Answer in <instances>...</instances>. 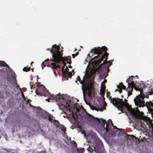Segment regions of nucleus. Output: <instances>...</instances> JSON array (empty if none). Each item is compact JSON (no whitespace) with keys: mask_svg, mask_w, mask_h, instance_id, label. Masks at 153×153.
Wrapping results in <instances>:
<instances>
[{"mask_svg":"<svg viewBox=\"0 0 153 153\" xmlns=\"http://www.w3.org/2000/svg\"><path fill=\"white\" fill-rule=\"evenodd\" d=\"M108 50L107 48L105 46H102L101 48L100 47H96L91 50V52L94 53L95 54H97V56H95L92 59L96 58L99 59L95 61L96 64L99 65L103 59H105L103 63L98 66L99 68H100L103 65H105L106 63H108L107 59L109 54L107 52Z\"/></svg>","mask_w":153,"mask_h":153,"instance_id":"nucleus-1","label":"nucleus"},{"mask_svg":"<svg viewBox=\"0 0 153 153\" xmlns=\"http://www.w3.org/2000/svg\"><path fill=\"white\" fill-rule=\"evenodd\" d=\"M91 138L94 140L95 146H89L87 150L90 153H93L94 151L97 153H102L104 152V147L103 143L96 133L91 135Z\"/></svg>","mask_w":153,"mask_h":153,"instance_id":"nucleus-2","label":"nucleus"},{"mask_svg":"<svg viewBox=\"0 0 153 153\" xmlns=\"http://www.w3.org/2000/svg\"><path fill=\"white\" fill-rule=\"evenodd\" d=\"M131 78L129 76L128 79L126 80V82L128 83V87L126 89V91L128 93L127 94V98L132 94L131 91L133 90V88L135 89L144 88L146 85L143 82H141L139 84L137 83V80H135L134 76H131Z\"/></svg>","mask_w":153,"mask_h":153,"instance_id":"nucleus-3","label":"nucleus"},{"mask_svg":"<svg viewBox=\"0 0 153 153\" xmlns=\"http://www.w3.org/2000/svg\"><path fill=\"white\" fill-rule=\"evenodd\" d=\"M111 97H109V100L114 106H116L118 109L121 111L122 112H123V108L126 107L127 108L128 107L129 105L128 103H125L123 101V99L119 98H111Z\"/></svg>","mask_w":153,"mask_h":153,"instance_id":"nucleus-4","label":"nucleus"},{"mask_svg":"<svg viewBox=\"0 0 153 153\" xmlns=\"http://www.w3.org/2000/svg\"><path fill=\"white\" fill-rule=\"evenodd\" d=\"M60 48L59 46L56 44L53 45L52 46V49L50 50L52 54V60L55 59L60 55H63V51L59 50Z\"/></svg>","mask_w":153,"mask_h":153,"instance_id":"nucleus-5","label":"nucleus"},{"mask_svg":"<svg viewBox=\"0 0 153 153\" xmlns=\"http://www.w3.org/2000/svg\"><path fill=\"white\" fill-rule=\"evenodd\" d=\"M135 105L139 107H143L145 105L144 97L142 94H139L134 99Z\"/></svg>","mask_w":153,"mask_h":153,"instance_id":"nucleus-6","label":"nucleus"},{"mask_svg":"<svg viewBox=\"0 0 153 153\" xmlns=\"http://www.w3.org/2000/svg\"><path fill=\"white\" fill-rule=\"evenodd\" d=\"M36 84H40V82H36ZM33 83L32 82H30V85L31 86L30 88L31 89L33 88H35L36 87H37L38 88L36 89L35 91L36 94L38 95H39L40 96H42L43 95L42 94V93H41L40 91H41V90H44V89H45L46 90V89L45 88V87L42 85H41L40 86H39V85L37 84V85L35 86V85H33Z\"/></svg>","mask_w":153,"mask_h":153,"instance_id":"nucleus-7","label":"nucleus"},{"mask_svg":"<svg viewBox=\"0 0 153 153\" xmlns=\"http://www.w3.org/2000/svg\"><path fill=\"white\" fill-rule=\"evenodd\" d=\"M50 61L58 63H60V62H61L63 63L64 66H66V63L65 62V59L62 57V55H60V56H58V57L55 60H51V59Z\"/></svg>","mask_w":153,"mask_h":153,"instance_id":"nucleus-8","label":"nucleus"},{"mask_svg":"<svg viewBox=\"0 0 153 153\" xmlns=\"http://www.w3.org/2000/svg\"><path fill=\"white\" fill-rule=\"evenodd\" d=\"M101 120L102 121V125L104 127L106 132L108 131L109 130L108 128V123L106 122L105 120L101 119Z\"/></svg>","mask_w":153,"mask_h":153,"instance_id":"nucleus-9","label":"nucleus"},{"mask_svg":"<svg viewBox=\"0 0 153 153\" xmlns=\"http://www.w3.org/2000/svg\"><path fill=\"white\" fill-rule=\"evenodd\" d=\"M127 109L132 116L135 117L137 116V114L134 109L131 108V107L129 105L128 107H127Z\"/></svg>","mask_w":153,"mask_h":153,"instance_id":"nucleus-10","label":"nucleus"},{"mask_svg":"<svg viewBox=\"0 0 153 153\" xmlns=\"http://www.w3.org/2000/svg\"><path fill=\"white\" fill-rule=\"evenodd\" d=\"M79 82L82 85V88L84 94L85 90L87 89V87L86 85L84 86V83L82 81L80 80Z\"/></svg>","mask_w":153,"mask_h":153,"instance_id":"nucleus-11","label":"nucleus"},{"mask_svg":"<svg viewBox=\"0 0 153 153\" xmlns=\"http://www.w3.org/2000/svg\"><path fill=\"white\" fill-rule=\"evenodd\" d=\"M51 65H52V66H50V67L52 68V69H53V68L56 69L57 68H60V66L59 65H57L56 63H51Z\"/></svg>","mask_w":153,"mask_h":153,"instance_id":"nucleus-12","label":"nucleus"},{"mask_svg":"<svg viewBox=\"0 0 153 153\" xmlns=\"http://www.w3.org/2000/svg\"><path fill=\"white\" fill-rule=\"evenodd\" d=\"M0 66L3 67H6L9 68V66L6 63L3 61H0Z\"/></svg>","mask_w":153,"mask_h":153,"instance_id":"nucleus-13","label":"nucleus"},{"mask_svg":"<svg viewBox=\"0 0 153 153\" xmlns=\"http://www.w3.org/2000/svg\"><path fill=\"white\" fill-rule=\"evenodd\" d=\"M105 85H104V89H101L100 94L102 97H104V96L105 95Z\"/></svg>","mask_w":153,"mask_h":153,"instance_id":"nucleus-14","label":"nucleus"},{"mask_svg":"<svg viewBox=\"0 0 153 153\" xmlns=\"http://www.w3.org/2000/svg\"><path fill=\"white\" fill-rule=\"evenodd\" d=\"M48 120H49L51 122L53 123V119L52 117H53V116L52 115H51L49 113L48 114Z\"/></svg>","mask_w":153,"mask_h":153,"instance_id":"nucleus-15","label":"nucleus"},{"mask_svg":"<svg viewBox=\"0 0 153 153\" xmlns=\"http://www.w3.org/2000/svg\"><path fill=\"white\" fill-rule=\"evenodd\" d=\"M53 97L54 100H55L57 102L59 101L60 100V99H61L62 97V96H60L59 95H56L55 96V97L53 96Z\"/></svg>","mask_w":153,"mask_h":153,"instance_id":"nucleus-16","label":"nucleus"},{"mask_svg":"<svg viewBox=\"0 0 153 153\" xmlns=\"http://www.w3.org/2000/svg\"><path fill=\"white\" fill-rule=\"evenodd\" d=\"M53 121H54V123L55 125V126H56L57 127L59 128L60 126H61V124L59 121H58L57 120H56L55 119H54L53 120Z\"/></svg>","mask_w":153,"mask_h":153,"instance_id":"nucleus-17","label":"nucleus"},{"mask_svg":"<svg viewBox=\"0 0 153 153\" xmlns=\"http://www.w3.org/2000/svg\"><path fill=\"white\" fill-rule=\"evenodd\" d=\"M59 128L64 132H65L66 130V127L63 125H61V126H60L59 127Z\"/></svg>","mask_w":153,"mask_h":153,"instance_id":"nucleus-18","label":"nucleus"},{"mask_svg":"<svg viewBox=\"0 0 153 153\" xmlns=\"http://www.w3.org/2000/svg\"><path fill=\"white\" fill-rule=\"evenodd\" d=\"M13 83L15 85H16V87L17 88H19V86L18 85L16 81V77L15 76H13Z\"/></svg>","mask_w":153,"mask_h":153,"instance_id":"nucleus-19","label":"nucleus"},{"mask_svg":"<svg viewBox=\"0 0 153 153\" xmlns=\"http://www.w3.org/2000/svg\"><path fill=\"white\" fill-rule=\"evenodd\" d=\"M31 69L30 67L27 68V67H25L23 69V70L24 71L27 72L30 71Z\"/></svg>","mask_w":153,"mask_h":153,"instance_id":"nucleus-20","label":"nucleus"},{"mask_svg":"<svg viewBox=\"0 0 153 153\" xmlns=\"http://www.w3.org/2000/svg\"><path fill=\"white\" fill-rule=\"evenodd\" d=\"M66 74H67V75L66 76H64V77H66L68 76L69 78H71V76H72V73L71 72H69V71H68V72H67L66 73Z\"/></svg>","mask_w":153,"mask_h":153,"instance_id":"nucleus-21","label":"nucleus"},{"mask_svg":"<svg viewBox=\"0 0 153 153\" xmlns=\"http://www.w3.org/2000/svg\"><path fill=\"white\" fill-rule=\"evenodd\" d=\"M123 133H126V134L127 135V136L128 137H127L128 139V138L130 139V138H131V139H133V137H134V136L133 135H128L126 133L124 129H123Z\"/></svg>","mask_w":153,"mask_h":153,"instance_id":"nucleus-22","label":"nucleus"},{"mask_svg":"<svg viewBox=\"0 0 153 153\" xmlns=\"http://www.w3.org/2000/svg\"><path fill=\"white\" fill-rule=\"evenodd\" d=\"M106 106L107 103L104 101V103L103 107L101 108H99V110L101 111H102L103 110V109L105 110L106 109V108H105V107Z\"/></svg>","mask_w":153,"mask_h":153,"instance_id":"nucleus-23","label":"nucleus"},{"mask_svg":"<svg viewBox=\"0 0 153 153\" xmlns=\"http://www.w3.org/2000/svg\"><path fill=\"white\" fill-rule=\"evenodd\" d=\"M118 85H120L121 88L123 90H125L126 89V86H124L123 83L121 82L120 83V84Z\"/></svg>","mask_w":153,"mask_h":153,"instance_id":"nucleus-24","label":"nucleus"},{"mask_svg":"<svg viewBox=\"0 0 153 153\" xmlns=\"http://www.w3.org/2000/svg\"><path fill=\"white\" fill-rule=\"evenodd\" d=\"M117 88L119 89V90H117V91L119 92L120 93H122V88H121L120 85H117Z\"/></svg>","mask_w":153,"mask_h":153,"instance_id":"nucleus-25","label":"nucleus"},{"mask_svg":"<svg viewBox=\"0 0 153 153\" xmlns=\"http://www.w3.org/2000/svg\"><path fill=\"white\" fill-rule=\"evenodd\" d=\"M49 61V59H47L46 60H45L44 62H43L42 63V69H43L44 67L45 66V64H44V62H46L47 61Z\"/></svg>","mask_w":153,"mask_h":153,"instance_id":"nucleus-26","label":"nucleus"},{"mask_svg":"<svg viewBox=\"0 0 153 153\" xmlns=\"http://www.w3.org/2000/svg\"><path fill=\"white\" fill-rule=\"evenodd\" d=\"M65 67V66H64V65L62 68V74H63V75H64V76H66L67 75V74H66V73H65V71H64V68Z\"/></svg>","mask_w":153,"mask_h":153,"instance_id":"nucleus-27","label":"nucleus"},{"mask_svg":"<svg viewBox=\"0 0 153 153\" xmlns=\"http://www.w3.org/2000/svg\"><path fill=\"white\" fill-rule=\"evenodd\" d=\"M79 54V52H77L75 54H72V56L73 58H74L76 56Z\"/></svg>","mask_w":153,"mask_h":153,"instance_id":"nucleus-28","label":"nucleus"},{"mask_svg":"<svg viewBox=\"0 0 153 153\" xmlns=\"http://www.w3.org/2000/svg\"><path fill=\"white\" fill-rule=\"evenodd\" d=\"M89 115L90 116V118L89 119V120H92L94 119L95 118V117L94 116H92L90 114H89Z\"/></svg>","mask_w":153,"mask_h":153,"instance_id":"nucleus-29","label":"nucleus"},{"mask_svg":"<svg viewBox=\"0 0 153 153\" xmlns=\"http://www.w3.org/2000/svg\"><path fill=\"white\" fill-rule=\"evenodd\" d=\"M69 69L68 68V67L66 66V68L64 69V71H65V73H66L68 71Z\"/></svg>","mask_w":153,"mask_h":153,"instance_id":"nucleus-30","label":"nucleus"},{"mask_svg":"<svg viewBox=\"0 0 153 153\" xmlns=\"http://www.w3.org/2000/svg\"><path fill=\"white\" fill-rule=\"evenodd\" d=\"M142 96L144 97V98H148L149 97V96L148 94H143Z\"/></svg>","mask_w":153,"mask_h":153,"instance_id":"nucleus-31","label":"nucleus"},{"mask_svg":"<svg viewBox=\"0 0 153 153\" xmlns=\"http://www.w3.org/2000/svg\"><path fill=\"white\" fill-rule=\"evenodd\" d=\"M21 95L22 97H23V98H24V100H25L26 99L24 95V93L23 92H21Z\"/></svg>","mask_w":153,"mask_h":153,"instance_id":"nucleus-32","label":"nucleus"},{"mask_svg":"<svg viewBox=\"0 0 153 153\" xmlns=\"http://www.w3.org/2000/svg\"><path fill=\"white\" fill-rule=\"evenodd\" d=\"M112 64V63H111H111H108V65L107 66V68L108 69V68Z\"/></svg>","mask_w":153,"mask_h":153,"instance_id":"nucleus-33","label":"nucleus"},{"mask_svg":"<svg viewBox=\"0 0 153 153\" xmlns=\"http://www.w3.org/2000/svg\"><path fill=\"white\" fill-rule=\"evenodd\" d=\"M113 128H115L117 130L116 131V132H118V130H119L120 129L119 128H117L115 126H113Z\"/></svg>","mask_w":153,"mask_h":153,"instance_id":"nucleus-34","label":"nucleus"},{"mask_svg":"<svg viewBox=\"0 0 153 153\" xmlns=\"http://www.w3.org/2000/svg\"><path fill=\"white\" fill-rule=\"evenodd\" d=\"M104 85L103 84V82H102L101 84V89H103Z\"/></svg>","mask_w":153,"mask_h":153,"instance_id":"nucleus-35","label":"nucleus"},{"mask_svg":"<svg viewBox=\"0 0 153 153\" xmlns=\"http://www.w3.org/2000/svg\"><path fill=\"white\" fill-rule=\"evenodd\" d=\"M68 61H69V62H67V63H68L69 64H71V57H70V58L69 59Z\"/></svg>","mask_w":153,"mask_h":153,"instance_id":"nucleus-36","label":"nucleus"},{"mask_svg":"<svg viewBox=\"0 0 153 153\" xmlns=\"http://www.w3.org/2000/svg\"><path fill=\"white\" fill-rule=\"evenodd\" d=\"M91 109H92L93 110H97V111H99L100 110L99 109V108L97 109L95 107H94L93 108H91Z\"/></svg>","mask_w":153,"mask_h":153,"instance_id":"nucleus-37","label":"nucleus"},{"mask_svg":"<svg viewBox=\"0 0 153 153\" xmlns=\"http://www.w3.org/2000/svg\"><path fill=\"white\" fill-rule=\"evenodd\" d=\"M77 80H78L79 82H80V81L81 80V79H80L79 76H77Z\"/></svg>","mask_w":153,"mask_h":153,"instance_id":"nucleus-38","label":"nucleus"},{"mask_svg":"<svg viewBox=\"0 0 153 153\" xmlns=\"http://www.w3.org/2000/svg\"><path fill=\"white\" fill-rule=\"evenodd\" d=\"M73 142L74 143V145L75 147H76L77 146V143H76V142L74 141H73Z\"/></svg>","mask_w":153,"mask_h":153,"instance_id":"nucleus-39","label":"nucleus"},{"mask_svg":"<svg viewBox=\"0 0 153 153\" xmlns=\"http://www.w3.org/2000/svg\"><path fill=\"white\" fill-rule=\"evenodd\" d=\"M65 59V61L66 62H67L68 61V59L67 57H66L65 58H64Z\"/></svg>","mask_w":153,"mask_h":153,"instance_id":"nucleus-40","label":"nucleus"},{"mask_svg":"<svg viewBox=\"0 0 153 153\" xmlns=\"http://www.w3.org/2000/svg\"><path fill=\"white\" fill-rule=\"evenodd\" d=\"M54 68H53V69H52L53 70V72H54V74L55 75H56V71H55L54 69Z\"/></svg>","mask_w":153,"mask_h":153,"instance_id":"nucleus-41","label":"nucleus"},{"mask_svg":"<svg viewBox=\"0 0 153 153\" xmlns=\"http://www.w3.org/2000/svg\"><path fill=\"white\" fill-rule=\"evenodd\" d=\"M150 126L152 131L153 130V124L152 123L151 124Z\"/></svg>","mask_w":153,"mask_h":153,"instance_id":"nucleus-42","label":"nucleus"},{"mask_svg":"<svg viewBox=\"0 0 153 153\" xmlns=\"http://www.w3.org/2000/svg\"><path fill=\"white\" fill-rule=\"evenodd\" d=\"M110 94V92H108L107 93V96L108 97V95H109Z\"/></svg>","mask_w":153,"mask_h":153,"instance_id":"nucleus-43","label":"nucleus"},{"mask_svg":"<svg viewBox=\"0 0 153 153\" xmlns=\"http://www.w3.org/2000/svg\"><path fill=\"white\" fill-rule=\"evenodd\" d=\"M107 81V80L105 79L103 81V83H104V84L105 83H106Z\"/></svg>","mask_w":153,"mask_h":153,"instance_id":"nucleus-44","label":"nucleus"},{"mask_svg":"<svg viewBox=\"0 0 153 153\" xmlns=\"http://www.w3.org/2000/svg\"><path fill=\"white\" fill-rule=\"evenodd\" d=\"M31 101V100H29L28 99L27 100V102L28 103L29 102H30Z\"/></svg>","mask_w":153,"mask_h":153,"instance_id":"nucleus-45","label":"nucleus"},{"mask_svg":"<svg viewBox=\"0 0 153 153\" xmlns=\"http://www.w3.org/2000/svg\"><path fill=\"white\" fill-rule=\"evenodd\" d=\"M36 77H37V78H36L37 81H38V80L39 79V76H38V75H37Z\"/></svg>","mask_w":153,"mask_h":153,"instance_id":"nucleus-46","label":"nucleus"},{"mask_svg":"<svg viewBox=\"0 0 153 153\" xmlns=\"http://www.w3.org/2000/svg\"><path fill=\"white\" fill-rule=\"evenodd\" d=\"M112 61H113L110 60V61H108V63H111V62H112Z\"/></svg>","mask_w":153,"mask_h":153,"instance_id":"nucleus-47","label":"nucleus"},{"mask_svg":"<svg viewBox=\"0 0 153 153\" xmlns=\"http://www.w3.org/2000/svg\"><path fill=\"white\" fill-rule=\"evenodd\" d=\"M124 100L125 102H126V103H127V102L128 101V100H126V99H125Z\"/></svg>","mask_w":153,"mask_h":153,"instance_id":"nucleus-48","label":"nucleus"},{"mask_svg":"<svg viewBox=\"0 0 153 153\" xmlns=\"http://www.w3.org/2000/svg\"><path fill=\"white\" fill-rule=\"evenodd\" d=\"M45 100H46V101H48V102H49V99H46Z\"/></svg>","mask_w":153,"mask_h":153,"instance_id":"nucleus-49","label":"nucleus"},{"mask_svg":"<svg viewBox=\"0 0 153 153\" xmlns=\"http://www.w3.org/2000/svg\"><path fill=\"white\" fill-rule=\"evenodd\" d=\"M110 120V121H111V124H112V125L113 126V124L112 123V121L111 120Z\"/></svg>","mask_w":153,"mask_h":153,"instance_id":"nucleus-50","label":"nucleus"},{"mask_svg":"<svg viewBox=\"0 0 153 153\" xmlns=\"http://www.w3.org/2000/svg\"><path fill=\"white\" fill-rule=\"evenodd\" d=\"M100 119H98V121L99 122H100Z\"/></svg>","mask_w":153,"mask_h":153,"instance_id":"nucleus-51","label":"nucleus"},{"mask_svg":"<svg viewBox=\"0 0 153 153\" xmlns=\"http://www.w3.org/2000/svg\"><path fill=\"white\" fill-rule=\"evenodd\" d=\"M69 68H72V66H71V65H70L69 66Z\"/></svg>","mask_w":153,"mask_h":153,"instance_id":"nucleus-52","label":"nucleus"},{"mask_svg":"<svg viewBox=\"0 0 153 153\" xmlns=\"http://www.w3.org/2000/svg\"><path fill=\"white\" fill-rule=\"evenodd\" d=\"M47 50H48V51H49V50H50H50H51V49H50L48 48H47Z\"/></svg>","mask_w":153,"mask_h":153,"instance_id":"nucleus-53","label":"nucleus"},{"mask_svg":"<svg viewBox=\"0 0 153 153\" xmlns=\"http://www.w3.org/2000/svg\"><path fill=\"white\" fill-rule=\"evenodd\" d=\"M107 72H108L109 71V68H108V69L107 68Z\"/></svg>","mask_w":153,"mask_h":153,"instance_id":"nucleus-54","label":"nucleus"},{"mask_svg":"<svg viewBox=\"0 0 153 153\" xmlns=\"http://www.w3.org/2000/svg\"><path fill=\"white\" fill-rule=\"evenodd\" d=\"M91 141H90V140H88V142L89 143H91Z\"/></svg>","mask_w":153,"mask_h":153,"instance_id":"nucleus-55","label":"nucleus"},{"mask_svg":"<svg viewBox=\"0 0 153 153\" xmlns=\"http://www.w3.org/2000/svg\"><path fill=\"white\" fill-rule=\"evenodd\" d=\"M33 63V62H31V64H30L31 65H32V63Z\"/></svg>","mask_w":153,"mask_h":153,"instance_id":"nucleus-56","label":"nucleus"},{"mask_svg":"<svg viewBox=\"0 0 153 153\" xmlns=\"http://www.w3.org/2000/svg\"><path fill=\"white\" fill-rule=\"evenodd\" d=\"M31 70H32V71H33V68H32Z\"/></svg>","mask_w":153,"mask_h":153,"instance_id":"nucleus-57","label":"nucleus"},{"mask_svg":"<svg viewBox=\"0 0 153 153\" xmlns=\"http://www.w3.org/2000/svg\"><path fill=\"white\" fill-rule=\"evenodd\" d=\"M75 82H76V83H77V80H76V81H75Z\"/></svg>","mask_w":153,"mask_h":153,"instance_id":"nucleus-58","label":"nucleus"},{"mask_svg":"<svg viewBox=\"0 0 153 153\" xmlns=\"http://www.w3.org/2000/svg\"><path fill=\"white\" fill-rule=\"evenodd\" d=\"M54 111V110L53 109L52 110V111Z\"/></svg>","mask_w":153,"mask_h":153,"instance_id":"nucleus-59","label":"nucleus"},{"mask_svg":"<svg viewBox=\"0 0 153 153\" xmlns=\"http://www.w3.org/2000/svg\"><path fill=\"white\" fill-rule=\"evenodd\" d=\"M84 150V148L82 149V150Z\"/></svg>","mask_w":153,"mask_h":153,"instance_id":"nucleus-60","label":"nucleus"},{"mask_svg":"<svg viewBox=\"0 0 153 153\" xmlns=\"http://www.w3.org/2000/svg\"><path fill=\"white\" fill-rule=\"evenodd\" d=\"M7 152H8V151H7ZM9 152V153H10V152Z\"/></svg>","mask_w":153,"mask_h":153,"instance_id":"nucleus-61","label":"nucleus"},{"mask_svg":"<svg viewBox=\"0 0 153 153\" xmlns=\"http://www.w3.org/2000/svg\"><path fill=\"white\" fill-rule=\"evenodd\" d=\"M106 69V67H105V69Z\"/></svg>","mask_w":153,"mask_h":153,"instance_id":"nucleus-62","label":"nucleus"},{"mask_svg":"<svg viewBox=\"0 0 153 153\" xmlns=\"http://www.w3.org/2000/svg\"><path fill=\"white\" fill-rule=\"evenodd\" d=\"M7 153H9V152H7Z\"/></svg>","mask_w":153,"mask_h":153,"instance_id":"nucleus-63","label":"nucleus"},{"mask_svg":"<svg viewBox=\"0 0 153 153\" xmlns=\"http://www.w3.org/2000/svg\"><path fill=\"white\" fill-rule=\"evenodd\" d=\"M82 153H83V152Z\"/></svg>","mask_w":153,"mask_h":153,"instance_id":"nucleus-64","label":"nucleus"}]
</instances>
